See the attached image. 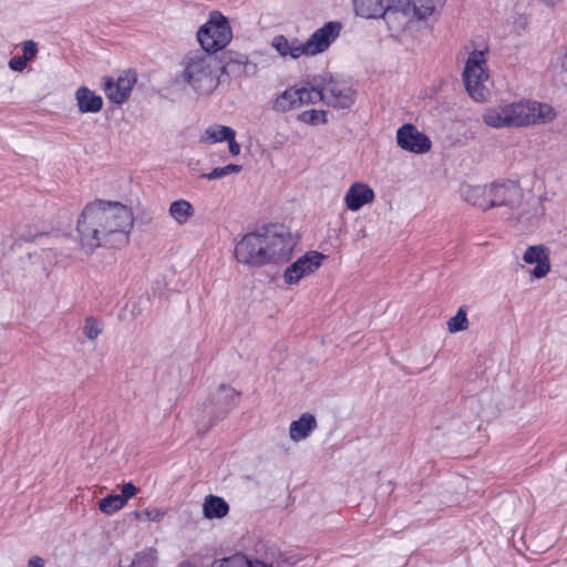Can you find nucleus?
<instances>
[{
	"mask_svg": "<svg viewBox=\"0 0 567 567\" xmlns=\"http://www.w3.org/2000/svg\"><path fill=\"white\" fill-rule=\"evenodd\" d=\"M233 32L228 20L218 11H213L209 19L197 31L200 49L212 54L224 49L231 40Z\"/></svg>",
	"mask_w": 567,
	"mask_h": 567,
	"instance_id": "nucleus-6",
	"label": "nucleus"
},
{
	"mask_svg": "<svg viewBox=\"0 0 567 567\" xmlns=\"http://www.w3.org/2000/svg\"><path fill=\"white\" fill-rule=\"evenodd\" d=\"M241 171V166L237 164H228L224 167H216L210 173L202 174V178L206 179H220L229 174L239 173Z\"/></svg>",
	"mask_w": 567,
	"mask_h": 567,
	"instance_id": "nucleus-31",
	"label": "nucleus"
},
{
	"mask_svg": "<svg viewBox=\"0 0 567 567\" xmlns=\"http://www.w3.org/2000/svg\"><path fill=\"white\" fill-rule=\"evenodd\" d=\"M176 567H197V566H196V564L192 563L190 560H183Z\"/></svg>",
	"mask_w": 567,
	"mask_h": 567,
	"instance_id": "nucleus-43",
	"label": "nucleus"
},
{
	"mask_svg": "<svg viewBox=\"0 0 567 567\" xmlns=\"http://www.w3.org/2000/svg\"><path fill=\"white\" fill-rule=\"evenodd\" d=\"M374 193L372 188L362 183L353 184L344 196V202L350 210H358L363 205L369 204L373 200Z\"/></svg>",
	"mask_w": 567,
	"mask_h": 567,
	"instance_id": "nucleus-18",
	"label": "nucleus"
},
{
	"mask_svg": "<svg viewBox=\"0 0 567 567\" xmlns=\"http://www.w3.org/2000/svg\"><path fill=\"white\" fill-rule=\"evenodd\" d=\"M124 506V497H120L117 494L109 495L99 503L100 511L106 515H112Z\"/></svg>",
	"mask_w": 567,
	"mask_h": 567,
	"instance_id": "nucleus-29",
	"label": "nucleus"
},
{
	"mask_svg": "<svg viewBox=\"0 0 567 567\" xmlns=\"http://www.w3.org/2000/svg\"><path fill=\"white\" fill-rule=\"evenodd\" d=\"M179 65L178 79L198 95H209L218 87L223 66L216 55L202 49L190 50Z\"/></svg>",
	"mask_w": 567,
	"mask_h": 567,
	"instance_id": "nucleus-4",
	"label": "nucleus"
},
{
	"mask_svg": "<svg viewBox=\"0 0 567 567\" xmlns=\"http://www.w3.org/2000/svg\"><path fill=\"white\" fill-rule=\"evenodd\" d=\"M133 226L134 215L128 206L102 199L90 203L82 210L76 225L81 249L91 255L99 247L125 246Z\"/></svg>",
	"mask_w": 567,
	"mask_h": 567,
	"instance_id": "nucleus-1",
	"label": "nucleus"
},
{
	"mask_svg": "<svg viewBox=\"0 0 567 567\" xmlns=\"http://www.w3.org/2000/svg\"><path fill=\"white\" fill-rule=\"evenodd\" d=\"M296 91H297V96L299 97V99H297L299 107L302 105L310 104V102L312 101V100H309L310 89L301 87V89H296Z\"/></svg>",
	"mask_w": 567,
	"mask_h": 567,
	"instance_id": "nucleus-40",
	"label": "nucleus"
},
{
	"mask_svg": "<svg viewBox=\"0 0 567 567\" xmlns=\"http://www.w3.org/2000/svg\"><path fill=\"white\" fill-rule=\"evenodd\" d=\"M322 85H323V78L313 79V83L310 87V95H309V100H312L310 102V104H316L318 102L324 103Z\"/></svg>",
	"mask_w": 567,
	"mask_h": 567,
	"instance_id": "nucleus-35",
	"label": "nucleus"
},
{
	"mask_svg": "<svg viewBox=\"0 0 567 567\" xmlns=\"http://www.w3.org/2000/svg\"><path fill=\"white\" fill-rule=\"evenodd\" d=\"M135 83L136 74L128 71L120 75L116 81L112 78H104L103 90L110 101L122 104L128 99Z\"/></svg>",
	"mask_w": 567,
	"mask_h": 567,
	"instance_id": "nucleus-14",
	"label": "nucleus"
},
{
	"mask_svg": "<svg viewBox=\"0 0 567 567\" xmlns=\"http://www.w3.org/2000/svg\"><path fill=\"white\" fill-rule=\"evenodd\" d=\"M523 260L528 265L536 264L530 274L537 279L546 277L550 271L549 249L545 245L527 247L523 254Z\"/></svg>",
	"mask_w": 567,
	"mask_h": 567,
	"instance_id": "nucleus-15",
	"label": "nucleus"
},
{
	"mask_svg": "<svg viewBox=\"0 0 567 567\" xmlns=\"http://www.w3.org/2000/svg\"><path fill=\"white\" fill-rule=\"evenodd\" d=\"M240 63H243L245 66H247L248 61H247V59H245V61H240Z\"/></svg>",
	"mask_w": 567,
	"mask_h": 567,
	"instance_id": "nucleus-46",
	"label": "nucleus"
},
{
	"mask_svg": "<svg viewBox=\"0 0 567 567\" xmlns=\"http://www.w3.org/2000/svg\"><path fill=\"white\" fill-rule=\"evenodd\" d=\"M556 116L555 109L547 103L520 100L489 106L481 117L486 126L501 130L545 125L553 122Z\"/></svg>",
	"mask_w": 567,
	"mask_h": 567,
	"instance_id": "nucleus-3",
	"label": "nucleus"
},
{
	"mask_svg": "<svg viewBox=\"0 0 567 567\" xmlns=\"http://www.w3.org/2000/svg\"><path fill=\"white\" fill-rule=\"evenodd\" d=\"M168 214L178 225H185L194 216L195 209L188 200L178 199L169 205Z\"/></svg>",
	"mask_w": 567,
	"mask_h": 567,
	"instance_id": "nucleus-24",
	"label": "nucleus"
},
{
	"mask_svg": "<svg viewBox=\"0 0 567 567\" xmlns=\"http://www.w3.org/2000/svg\"><path fill=\"white\" fill-rule=\"evenodd\" d=\"M210 567H266V565L262 560H251L244 554H235L230 557L215 559Z\"/></svg>",
	"mask_w": 567,
	"mask_h": 567,
	"instance_id": "nucleus-23",
	"label": "nucleus"
},
{
	"mask_svg": "<svg viewBox=\"0 0 567 567\" xmlns=\"http://www.w3.org/2000/svg\"><path fill=\"white\" fill-rule=\"evenodd\" d=\"M393 2L395 0H353L358 16L373 19L386 16L392 17Z\"/></svg>",
	"mask_w": 567,
	"mask_h": 567,
	"instance_id": "nucleus-16",
	"label": "nucleus"
},
{
	"mask_svg": "<svg viewBox=\"0 0 567 567\" xmlns=\"http://www.w3.org/2000/svg\"><path fill=\"white\" fill-rule=\"evenodd\" d=\"M28 567H44V560L39 556H33L29 559Z\"/></svg>",
	"mask_w": 567,
	"mask_h": 567,
	"instance_id": "nucleus-42",
	"label": "nucleus"
},
{
	"mask_svg": "<svg viewBox=\"0 0 567 567\" xmlns=\"http://www.w3.org/2000/svg\"><path fill=\"white\" fill-rule=\"evenodd\" d=\"M22 58L25 59L27 62L31 61L35 58L38 53V44L33 40H28L22 43Z\"/></svg>",
	"mask_w": 567,
	"mask_h": 567,
	"instance_id": "nucleus-36",
	"label": "nucleus"
},
{
	"mask_svg": "<svg viewBox=\"0 0 567 567\" xmlns=\"http://www.w3.org/2000/svg\"><path fill=\"white\" fill-rule=\"evenodd\" d=\"M491 208L507 207L516 209L523 200V189L517 183H493L491 184Z\"/></svg>",
	"mask_w": 567,
	"mask_h": 567,
	"instance_id": "nucleus-12",
	"label": "nucleus"
},
{
	"mask_svg": "<svg viewBox=\"0 0 567 567\" xmlns=\"http://www.w3.org/2000/svg\"><path fill=\"white\" fill-rule=\"evenodd\" d=\"M560 0H542V2L550 8H554Z\"/></svg>",
	"mask_w": 567,
	"mask_h": 567,
	"instance_id": "nucleus-44",
	"label": "nucleus"
},
{
	"mask_svg": "<svg viewBox=\"0 0 567 567\" xmlns=\"http://www.w3.org/2000/svg\"><path fill=\"white\" fill-rule=\"evenodd\" d=\"M102 329V323L99 320L92 317L85 319L83 333L87 339L95 340L101 334Z\"/></svg>",
	"mask_w": 567,
	"mask_h": 567,
	"instance_id": "nucleus-33",
	"label": "nucleus"
},
{
	"mask_svg": "<svg viewBox=\"0 0 567 567\" xmlns=\"http://www.w3.org/2000/svg\"><path fill=\"white\" fill-rule=\"evenodd\" d=\"M488 81L489 74L484 51L471 52L463 72V82L468 95L476 102L486 101L489 97Z\"/></svg>",
	"mask_w": 567,
	"mask_h": 567,
	"instance_id": "nucleus-5",
	"label": "nucleus"
},
{
	"mask_svg": "<svg viewBox=\"0 0 567 567\" xmlns=\"http://www.w3.org/2000/svg\"><path fill=\"white\" fill-rule=\"evenodd\" d=\"M322 90L324 103L333 109H350L357 97V91L351 83L332 76L323 78Z\"/></svg>",
	"mask_w": 567,
	"mask_h": 567,
	"instance_id": "nucleus-8",
	"label": "nucleus"
},
{
	"mask_svg": "<svg viewBox=\"0 0 567 567\" xmlns=\"http://www.w3.org/2000/svg\"><path fill=\"white\" fill-rule=\"evenodd\" d=\"M136 517L148 520V522H157L159 523L164 516L166 515V511L162 508H146L143 512H136Z\"/></svg>",
	"mask_w": 567,
	"mask_h": 567,
	"instance_id": "nucleus-34",
	"label": "nucleus"
},
{
	"mask_svg": "<svg viewBox=\"0 0 567 567\" xmlns=\"http://www.w3.org/2000/svg\"><path fill=\"white\" fill-rule=\"evenodd\" d=\"M444 2L445 0H395L392 16L401 12L406 18L424 20L441 9Z\"/></svg>",
	"mask_w": 567,
	"mask_h": 567,
	"instance_id": "nucleus-10",
	"label": "nucleus"
},
{
	"mask_svg": "<svg viewBox=\"0 0 567 567\" xmlns=\"http://www.w3.org/2000/svg\"><path fill=\"white\" fill-rule=\"evenodd\" d=\"M137 493V488L132 483H125L122 486V494L120 497H124V504L127 503V499L133 497Z\"/></svg>",
	"mask_w": 567,
	"mask_h": 567,
	"instance_id": "nucleus-39",
	"label": "nucleus"
},
{
	"mask_svg": "<svg viewBox=\"0 0 567 567\" xmlns=\"http://www.w3.org/2000/svg\"><path fill=\"white\" fill-rule=\"evenodd\" d=\"M468 328V320L466 316V310L461 307L456 315L449 319L447 321V330L451 333H455L458 331H464Z\"/></svg>",
	"mask_w": 567,
	"mask_h": 567,
	"instance_id": "nucleus-30",
	"label": "nucleus"
},
{
	"mask_svg": "<svg viewBox=\"0 0 567 567\" xmlns=\"http://www.w3.org/2000/svg\"><path fill=\"white\" fill-rule=\"evenodd\" d=\"M326 256L311 250L299 257L284 271V281L291 286L297 285L302 278L315 274L322 265Z\"/></svg>",
	"mask_w": 567,
	"mask_h": 567,
	"instance_id": "nucleus-9",
	"label": "nucleus"
},
{
	"mask_svg": "<svg viewBox=\"0 0 567 567\" xmlns=\"http://www.w3.org/2000/svg\"><path fill=\"white\" fill-rule=\"evenodd\" d=\"M528 25V18L523 13H518L514 17L513 27L516 32L524 31Z\"/></svg>",
	"mask_w": 567,
	"mask_h": 567,
	"instance_id": "nucleus-38",
	"label": "nucleus"
},
{
	"mask_svg": "<svg viewBox=\"0 0 567 567\" xmlns=\"http://www.w3.org/2000/svg\"><path fill=\"white\" fill-rule=\"evenodd\" d=\"M398 145L408 152L423 154L431 150V140L413 124H404L396 132Z\"/></svg>",
	"mask_w": 567,
	"mask_h": 567,
	"instance_id": "nucleus-13",
	"label": "nucleus"
},
{
	"mask_svg": "<svg viewBox=\"0 0 567 567\" xmlns=\"http://www.w3.org/2000/svg\"><path fill=\"white\" fill-rule=\"evenodd\" d=\"M235 131L229 126L214 125L205 131V141L218 143L235 136Z\"/></svg>",
	"mask_w": 567,
	"mask_h": 567,
	"instance_id": "nucleus-26",
	"label": "nucleus"
},
{
	"mask_svg": "<svg viewBox=\"0 0 567 567\" xmlns=\"http://www.w3.org/2000/svg\"><path fill=\"white\" fill-rule=\"evenodd\" d=\"M74 97L79 112L84 113H99L103 107V100L100 95L95 94L92 90L86 86H80Z\"/></svg>",
	"mask_w": 567,
	"mask_h": 567,
	"instance_id": "nucleus-19",
	"label": "nucleus"
},
{
	"mask_svg": "<svg viewBox=\"0 0 567 567\" xmlns=\"http://www.w3.org/2000/svg\"><path fill=\"white\" fill-rule=\"evenodd\" d=\"M297 556L288 555L281 551H272L265 561L266 567H291L298 563Z\"/></svg>",
	"mask_w": 567,
	"mask_h": 567,
	"instance_id": "nucleus-28",
	"label": "nucleus"
},
{
	"mask_svg": "<svg viewBox=\"0 0 567 567\" xmlns=\"http://www.w3.org/2000/svg\"><path fill=\"white\" fill-rule=\"evenodd\" d=\"M157 560V550L153 547H148L135 555L131 567H155Z\"/></svg>",
	"mask_w": 567,
	"mask_h": 567,
	"instance_id": "nucleus-27",
	"label": "nucleus"
},
{
	"mask_svg": "<svg viewBox=\"0 0 567 567\" xmlns=\"http://www.w3.org/2000/svg\"><path fill=\"white\" fill-rule=\"evenodd\" d=\"M296 87H289L279 94L272 102V110L278 113H286L299 107Z\"/></svg>",
	"mask_w": 567,
	"mask_h": 567,
	"instance_id": "nucleus-25",
	"label": "nucleus"
},
{
	"mask_svg": "<svg viewBox=\"0 0 567 567\" xmlns=\"http://www.w3.org/2000/svg\"><path fill=\"white\" fill-rule=\"evenodd\" d=\"M518 219H528V218H524L522 215H519Z\"/></svg>",
	"mask_w": 567,
	"mask_h": 567,
	"instance_id": "nucleus-47",
	"label": "nucleus"
},
{
	"mask_svg": "<svg viewBox=\"0 0 567 567\" xmlns=\"http://www.w3.org/2000/svg\"><path fill=\"white\" fill-rule=\"evenodd\" d=\"M296 238L282 225L265 226L246 234L235 247L236 260L248 267H262L290 260Z\"/></svg>",
	"mask_w": 567,
	"mask_h": 567,
	"instance_id": "nucleus-2",
	"label": "nucleus"
},
{
	"mask_svg": "<svg viewBox=\"0 0 567 567\" xmlns=\"http://www.w3.org/2000/svg\"><path fill=\"white\" fill-rule=\"evenodd\" d=\"M341 28L342 25L340 22L330 21L315 31L306 42H302L305 55L312 56L326 51L338 38Z\"/></svg>",
	"mask_w": 567,
	"mask_h": 567,
	"instance_id": "nucleus-11",
	"label": "nucleus"
},
{
	"mask_svg": "<svg viewBox=\"0 0 567 567\" xmlns=\"http://www.w3.org/2000/svg\"><path fill=\"white\" fill-rule=\"evenodd\" d=\"M298 120L306 124L319 125L327 123V113L324 111L310 110L299 114Z\"/></svg>",
	"mask_w": 567,
	"mask_h": 567,
	"instance_id": "nucleus-32",
	"label": "nucleus"
},
{
	"mask_svg": "<svg viewBox=\"0 0 567 567\" xmlns=\"http://www.w3.org/2000/svg\"><path fill=\"white\" fill-rule=\"evenodd\" d=\"M271 44L281 56L298 59L305 55L303 44L297 38L288 39L285 35H276Z\"/></svg>",
	"mask_w": 567,
	"mask_h": 567,
	"instance_id": "nucleus-20",
	"label": "nucleus"
},
{
	"mask_svg": "<svg viewBox=\"0 0 567 567\" xmlns=\"http://www.w3.org/2000/svg\"><path fill=\"white\" fill-rule=\"evenodd\" d=\"M561 66L565 71H567V51L565 52L561 61Z\"/></svg>",
	"mask_w": 567,
	"mask_h": 567,
	"instance_id": "nucleus-45",
	"label": "nucleus"
},
{
	"mask_svg": "<svg viewBox=\"0 0 567 567\" xmlns=\"http://www.w3.org/2000/svg\"><path fill=\"white\" fill-rule=\"evenodd\" d=\"M460 195L464 202L483 212L491 209V184L462 185Z\"/></svg>",
	"mask_w": 567,
	"mask_h": 567,
	"instance_id": "nucleus-17",
	"label": "nucleus"
},
{
	"mask_svg": "<svg viewBox=\"0 0 567 567\" xmlns=\"http://www.w3.org/2000/svg\"><path fill=\"white\" fill-rule=\"evenodd\" d=\"M237 395V392L231 386L225 384L218 386L216 392L210 395L200 410L199 420L206 427L205 430L212 427L218 420L226 415Z\"/></svg>",
	"mask_w": 567,
	"mask_h": 567,
	"instance_id": "nucleus-7",
	"label": "nucleus"
},
{
	"mask_svg": "<svg viewBox=\"0 0 567 567\" xmlns=\"http://www.w3.org/2000/svg\"><path fill=\"white\" fill-rule=\"evenodd\" d=\"M316 427V417L310 413H303L290 424L289 436L292 441L299 442L308 437Z\"/></svg>",
	"mask_w": 567,
	"mask_h": 567,
	"instance_id": "nucleus-21",
	"label": "nucleus"
},
{
	"mask_svg": "<svg viewBox=\"0 0 567 567\" xmlns=\"http://www.w3.org/2000/svg\"><path fill=\"white\" fill-rule=\"evenodd\" d=\"M28 62L20 55H16L10 59L9 68L14 72H22L25 70Z\"/></svg>",
	"mask_w": 567,
	"mask_h": 567,
	"instance_id": "nucleus-37",
	"label": "nucleus"
},
{
	"mask_svg": "<svg viewBox=\"0 0 567 567\" xmlns=\"http://www.w3.org/2000/svg\"><path fill=\"white\" fill-rule=\"evenodd\" d=\"M229 512L227 502L215 495H207L203 503L204 516L208 519L224 518Z\"/></svg>",
	"mask_w": 567,
	"mask_h": 567,
	"instance_id": "nucleus-22",
	"label": "nucleus"
},
{
	"mask_svg": "<svg viewBox=\"0 0 567 567\" xmlns=\"http://www.w3.org/2000/svg\"><path fill=\"white\" fill-rule=\"evenodd\" d=\"M226 141L228 142L229 152L233 155H238L240 153V145L236 142L235 136L227 138Z\"/></svg>",
	"mask_w": 567,
	"mask_h": 567,
	"instance_id": "nucleus-41",
	"label": "nucleus"
}]
</instances>
